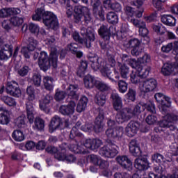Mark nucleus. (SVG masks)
Instances as JSON below:
<instances>
[{
  "instance_id": "nucleus-1",
  "label": "nucleus",
  "mask_w": 178,
  "mask_h": 178,
  "mask_svg": "<svg viewBox=\"0 0 178 178\" xmlns=\"http://www.w3.org/2000/svg\"><path fill=\"white\" fill-rule=\"evenodd\" d=\"M88 58L91 62L90 66L93 70L97 71L99 70L104 77H108L112 81H114L113 79L111 77V74H112V71L111 70V66H115L116 64V60L114 57H111L108 58V62L110 63L107 64L105 60H102V58H98V56L95 54H90L88 56Z\"/></svg>"
},
{
  "instance_id": "nucleus-2",
  "label": "nucleus",
  "mask_w": 178,
  "mask_h": 178,
  "mask_svg": "<svg viewBox=\"0 0 178 178\" xmlns=\"http://www.w3.org/2000/svg\"><path fill=\"white\" fill-rule=\"evenodd\" d=\"M58 56L59 52L56 47H51L49 58L47 52L41 51L39 55V66L41 70L47 72L51 66L57 67Z\"/></svg>"
},
{
  "instance_id": "nucleus-3",
  "label": "nucleus",
  "mask_w": 178,
  "mask_h": 178,
  "mask_svg": "<svg viewBox=\"0 0 178 178\" xmlns=\"http://www.w3.org/2000/svg\"><path fill=\"white\" fill-rule=\"evenodd\" d=\"M32 19L36 22H40L42 19L44 26L53 30H56L59 26L56 16L51 12L45 11L42 8H38L35 10V13L32 16Z\"/></svg>"
},
{
  "instance_id": "nucleus-4",
  "label": "nucleus",
  "mask_w": 178,
  "mask_h": 178,
  "mask_svg": "<svg viewBox=\"0 0 178 178\" xmlns=\"http://www.w3.org/2000/svg\"><path fill=\"white\" fill-rule=\"evenodd\" d=\"M129 66L132 69H135L130 74V81L132 84H138L141 78L145 79L149 74V72H151V67L147 65L143 67L138 65L136 60H131L129 61Z\"/></svg>"
},
{
  "instance_id": "nucleus-5",
  "label": "nucleus",
  "mask_w": 178,
  "mask_h": 178,
  "mask_svg": "<svg viewBox=\"0 0 178 178\" xmlns=\"http://www.w3.org/2000/svg\"><path fill=\"white\" fill-rule=\"evenodd\" d=\"M85 31L86 29H81V31L83 39L80 38V35L76 31L72 33V38L76 42L84 44L86 48H91V43L95 41V31L94 29L88 30L86 33Z\"/></svg>"
},
{
  "instance_id": "nucleus-6",
  "label": "nucleus",
  "mask_w": 178,
  "mask_h": 178,
  "mask_svg": "<svg viewBox=\"0 0 178 178\" xmlns=\"http://www.w3.org/2000/svg\"><path fill=\"white\" fill-rule=\"evenodd\" d=\"M26 94L28 95L27 101L26 102V116L29 123L34 122V99H35V95L34 88L29 86L26 89Z\"/></svg>"
},
{
  "instance_id": "nucleus-7",
  "label": "nucleus",
  "mask_w": 178,
  "mask_h": 178,
  "mask_svg": "<svg viewBox=\"0 0 178 178\" xmlns=\"http://www.w3.org/2000/svg\"><path fill=\"white\" fill-rule=\"evenodd\" d=\"M178 120V115L176 114H166L164 116L163 120L160 121L158 123L159 127H156L154 128L155 133H161V131H163V129H168V127L170 130H175L176 127L175 126V123H176Z\"/></svg>"
},
{
  "instance_id": "nucleus-8",
  "label": "nucleus",
  "mask_w": 178,
  "mask_h": 178,
  "mask_svg": "<svg viewBox=\"0 0 178 178\" xmlns=\"http://www.w3.org/2000/svg\"><path fill=\"white\" fill-rule=\"evenodd\" d=\"M127 110H125V112H127L128 113H131V118H133V116L136 115H140L143 111H148V112H151V113H155V104H154V102L149 101L147 103H143L140 102L136 106H135L131 110L130 108H126Z\"/></svg>"
},
{
  "instance_id": "nucleus-9",
  "label": "nucleus",
  "mask_w": 178,
  "mask_h": 178,
  "mask_svg": "<svg viewBox=\"0 0 178 178\" xmlns=\"http://www.w3.org/2000/svg\"><path fill=\"white\" fill-rule=\"evenodd\" d=\"M60 148L61 149L60 152H58V148L54 146H49L46 148V152L48 154H52L54 155V158L58 161H66L67 158V154L66 153V149H67V144L66 143H63Z\"/></svg>"
},
{
  "instance_id": "nucleus-10",
  "label": "nucleus",
  "mask_w": 178,
  "mask_h": 178,
  "mask_svg": "<svg viewBox=\"0 0 178 178\" xmlns=\"http://www.w3.org/2000/svg\"><path fill=\"white\" fill-rule=\"evenodd\" d=\"M155 99L159 104V108L163 115H166L169 108H170V97L164 95L162 93H156L154 95Z\"/></svg>"
},
{
  "instance_id": "nucleus-11",
  "label": "nucleus",
  "mask_w": 178,
  "mask_h": 178,
  "mask_svg": "<svg viewBox=\"0 0 178 178\" xmlns=\"http://www.w3.org/2000/svg\"><path fill=\"white\" fill-rule=\"evenodd\" d=\"M99 154L105 158H115L119 154V147L116 145L104 146L99 150Z\"/></svg>"
},
{
  "instance_id": "nucleus-12",
  "label": "nucleus",
  "mask_w": 178,
  "mask_h": 178,
  "mask_svg": "<svg viewBox=\"0 0 178 178\" xmlns=\"http://www.w3.org/2000/svg\"><path fill=\"white\" fill-rule=\"evenodd\" d=\"M175 62H167L161 67V73L163 76H170L174 72L178 70V57H175Z\"/></svg>"
},
{
  "instance_id": "nucleus-13",
  "label": "nucleus",
  "mask_w": 178,
  "mask_h": 178,
  "mask_svg": "<svg viewBox=\"0 0 178 178\" xmlns=\"http://www.w3.org/2000/svg\"><path fill=\"white\" fill-rule=\"evenodd\" d=\"M158 87V83L154 79H150L140 82L139 89L141 92H151Z\"/></svg>"
},
{
  "instance_id": "nucleus-14",
  "label": "nucleus",
  "mask_w": 178,
  "mask_h": 178,
  "mask_svg": "<svg viewBox=\"0 0 178 178\" xmlns=\"http://www.w3.org/2000/svg\"><path fill=\"white\" fill-rule=\"evenodd\" d=\"M123 133H124L123 127H116L114 129H108L106 131V136L110 139L120 141L122 137H123Z\"/></svg>"
},
{
  "instance_id": "nucleus-15",
  "label": "nucleus",
  "mask_w": 178,
  "mask_h": 178,
  "mask_svg": "<svg viewBox=\"0 0 178 178\" xmlns=\"http://www.w3.org/2000/svg\"><path fill=\"white\" fill-rule=\"evenodd\" d=\"M129 73H130V68H129L126 64L118 63L117 70H115L114 71L115 79L119 80V79H120V76L122 79H127Z\"/></svg>"
},
{
  "instance_id": "nucleus-16",
  "label": "nucleus",
  "mask_w": 178,
  "mask_h": 178,
  "mask_svg": "<svg viewBox=\"0 0 178 178\" xmlns=\"http://www.w3.org/2000/svg\"><path fill=\"white\" fill-rule=\"evenodd\" d=\"M6 92L17 98H19V97L22 95V90H20V88H19V84L15 81H12L7 83Z\"/></svg>"
},
{
  "instance_id": "nucleus-17",
  "label": "nucleus",
  "mask_w": 178,
  "mask_h": 178,
  "mask_svg": "<svg viewBox=\"0 0 178 178\" xmlns=\"http://www.w3.org/2000/svg\"><path fill=\"white\" fill-rule=\"evenodd\" d=\"M102 140L99 139H94V138H88L86 139L83 145L88 149H91L92 151H95V149H98L101 145H102Z\"/></svg>"
},
{
  "instance_id": "nucleus-18",
  "label": "nucleus",
  "mask_w": 178,
  "mask_h": 178,
  "mask_svg": "<svg viewBox=\"0 0 178 178\" xmlns=\"http://www.w3.org/2000/svg\"><path fill=\"white\" fill-rule=\"evenodd\" d=\"M124 13L127 16V19H131V17H138V19H140V17H143V13H144V8H140L139 10H134L133 7L131 6H126L124 8Z\"/></svg>"
},
{
  "instance_id": "nucleus-19",
  "label": "nucleus",
  "mask_w": 178,
  "mask_h": 178,
  "mask_svg": "<svg viewBox=\"0 0 178 178\" xmlns=\"http://www.w3.org/2000/svg\"><path fill=\"white\" fill-rule=\"evenodd\" d=\"M116 161L124 169L129 172L133 170V162L127 156H118L116 157Z\"/></svg>"
},
{
  "instance_id": "nucleus-20",
  "label": "nucleus",
  "mask_w": 178,
  "mask_h": 178,
  "mask_svg": "<svg viewBox=\"0 0 178 178\" xmlns=\"http://www.w3.org/2000/svg\"><path fill=\"white\" fill-rule=\"evenodd\" d=\"M134 166L137 170H147L149 168V162L147 158H137L134 160Z\"/></svg>"
},
{
  "instance_id": "nucleus-21",
  "label": "nucleus",
  "mask_w": 178,
  "mask_h": 178,
  "mask_svg": "<svg viewBox=\"0 0 178 178\" xmlns=\"http://www.w3.org/2000/svg\"><path fill=\"white\" fill-rule=\"evenodd\" d=\"M140 129V124L137 122L131 121L125 128V132L128 137H134Z\"/></svg>"
},
{
  "instance_id": "nucleus-22",
  "label": "nucleus",
  "mask_w": 178,
  "mask_h": 178,
  "mask_svg": "<svg viewBox=\"0 0 178 178\" xmlns=\"http://www.w3.org/2000/svg\"><path fill=\"white\" fill-rule=\"evenodd\" d=\"M110 99L115 111H120L123 108V101L118 92H112Z\"/></svg>"
},
{
  "instance_id": "nucleus-23",
  "label": "nucleus",
  "mask_w": 178,
  "mask_h": 178,
  "mask_svg": "<svg viewBox=\"0 0 178 178\" xmlns=\"http://www.w3.org/2000/svg\"><path fill=\"white\" fill-rule=\"evenodd\" d=\"M97 166H99V169H102L103 176L105 177H111V176H112V171L109 170V162L102 159L100 161H99Z\"/></svg>"
},
{
  "instance_id": "nucleus-24",
  "label": "nucleus",
  "mask_w": 178,
  "mask_h": 178,
  "mask_svg": "<svg viewBox=\"0 0 178 178\" xmlns=\"http://www.w3.org/2000/svg\"><path fill=\"white\" fill-rule=\"evenodd\" d=\"M92 5L93 8V13L95 16H99L101 19H104L105 13L104 8H102V4H101V1L96 0L95 2L92 1Z\"/></svg>"
},
{
  "instance_id": "nucleus-25",
  "label": "nucleus",
  "mask_w": 178,
  "mask_h": 178,
  "mask_svg": "<svg viewBox=\"0 0 178 178\" xmlns=\"http://www.w3.org/2000/svg\"><path fill=\"white\" fill-rule=\"evenodd\" d=\"M128 47L129 48H133L131 50V55L134 56H138L141 51H140V40L138 39H132L129 41Z\"/></svg>"
},
{
  "instance_id": "nucleus-26",
  "label": "nucleus",
  "mask_w": 178,
  "mask_h": 178,
  "mask_svg": "<svg viewBox=\"0 0 178 178\" xmlns=\"http://www.w3.org/2000/svg\"><path fill=\"white\" fill-rule=\"evenodd\" d=\"M54 99V97L49 95H47L42 102L40 103V108L41 111L45 112V113H49L51 112V108H49V104H51V101Z\"/></svg>"
},
{
  "instance_id": "nucleus-27",
  "label": "nucleus",
  "mask_w": 178,
  "mask_h": 178,
  "mask_svg": "<svg viewBox=\"0 0 178 178\" xmlns=\"http://www.w3.org/2000/svg\"><path fill=\"white\" fill-rule=\"evenodd\" d=\"M104 113H99L95 120L94 131L95 133H101L104 131Z\"/></svg>"
},
{
  "instance_id": "nucleus-28",
  "label": "nucleus",
  "mask_w": 178,
  "mask_h": 178,
  "mask_svg": "<svg viewBox=\"0 0 178 178\" xmlns=\"http://www.w3.org/2000/svg\"><path fill=\"white\" fill-rule=\"evenodd\" d=\"M127 108H124L121 112L117 113L115 116V120L117 123H124V122H127V120H130L131 119V113L126 112Z\"/></svg>"
},
{
  "instance_id": "nucleus-29",
  "label": "nucleus",
  "mask_w": 178,
  "mask_h": 178,
  "mask_svg": "<svg viewBox=\"0 0 178 178\" xmlns=\"http://www.w3.org/2000/svg\"><path fill=\"white\" fill-rule=\"evenodd\" d=\"M129 152H131L134 156H140L141 148H140V145L137 143V140H132L129 143Z\"/></svg>"
},
{
  "instance_id": "nucleus-30",
  "label": "nucleus",
  "mask_w": 178,
  "mask_h": 178,
  "mask_svg": "<svg viewBox=\"0 0 178 178\" xmlns=\"http://www.w3.org/2000/svg\"><path fill=\"white\" fill-rule=\"evenodd\" d=\"M97 83H98V80H97L94 76L88 74L83 79V84L86 88H94V87H97Z\"/></svg>"
},
{
  "instance_id": "nucleus-31",
  "label": "nucleus",
  "mask_w": 178,
  "mask_h": 178,
  "mask_svg": "<svg viewBox=\"0 0 178 178\" xmlns=\"http://www.w3.org/2000/svg\"><path fill=\"white\" fill-rule=\"evenodd\" d=\"M62 124H63V122H62V119L60 118V117L58 115H54L51 120L49 130L54 131V130L60 129Z\"/></svg>"
},
{
  "instance_id": "nucleus-32",
  "label": "nucleus",
  "mask_w": 178,
  "mask_h": 178,
  "mask_svg": "<svg viewBox=\"0 0 178 178\" xmlns=\"http://www.w3.org/2000/svg\"><path fill=\"white\" fill-rule=\"evenodd\" d=\"M161 20L163 24L170 26V27H175L176 26V18L170 15H161Z\"/></svg>"
},
{
  "instance_id": "nucleus-33",
  "label": "nucleus",
  "mask_w": 178,
  "mask_h": 178,
  "mask_svg": "<svg viewBox=\"0 0 178 178\" xmlns=\"http://www.w3.org/2000/svg\"><path fill=\"white\" fill-rule=\"evenodd\" d=\"M88 104V98L86 96H82L77 105H76V112L79 113H81V112H84L87 108V104Z\"/></svg>"
},
{
  "instance_id": "nucleus-34",
  "label": "nucleus",
  "mask_w": 178,
  "mask_h": 178,
  "mask_svg": "<svg viewBox=\"0 0 178 178\" xmlns=\"http://www.w3.org/2000/svg\"><path fill=\"white\" fill-rule=\"evenodd\" d=\"M77 91H79V86L77 85H70L67 90L68 98L77 101L79 99V94H77Z\"/></svg>"
},
{
  "instance_id": "nucleus-35",
  "label": "nucleus",
  "mask_w": 178,
  "mask_h": 178,
  "mask_svg": "<svg viewBox=\"0 0 178 178\" xmlns=\"http://www.w3.org/2000/svg\"><path fill=\"white\" fill-rule=\"evenodd\" d=\"M152 162H155L156 163H162L163 162L165 163V162H172V158L166 159H165V157H163V155L156 153L152 156Z\"/></svg>"
},
{
  "instance_id": "nucleus-36",
  "label": "nucleus",
  "mask_w": 178,
  "mask_h": 178,
  "mask_svg": "<svg viewBox=\"0 0 178 178\" xmlns=\"http://www.w3.org/2000/svg\"><path fill=\"white\" fill-rule=\"evenodd\" d=\"M98 33L101 37H102L104 40H109L111 38V35L112 33H111V29H108V26L105 25H102L99 29L98 30Z\"/></svg>"
},
{
  "instance_id": "nucleus-37",
  "label": "nucleus",
  "mask_w": 178,
  "mask_h": 178,
  "mask_svg": "<svg viewBox=\"0 0 178 178\" xmlns=\"http://www.w3.org/2000/svg\"><path fill=\"white\" fill-rule=\"evenodd\" d=\"M84 7H81V6H75L74 8V17L75 19L76 23H79L81 20V17L86 11L83 10Z\"/></svg>"
},
{
  "instance_id": "nucleus-38",
  "label": "nucleus",
  "mask_w": 178,
  "mask_h": 178,
  "mask_svg": "<svg viewBox=\"0 0 178 178\" xmlns=\"http://www.w3.org/2000/svg\"><path fill=\"white\" fill-rule=\"evenodd\" d=\"M10 122V118H9V112L8 111H3V108H0L1 124H8Z\"/></svg>"
},
{
  "instance_id": "nucleus-39",
  "label": "nucleus",
  "mask_w": 178,
  "mask_h": 178,
  "mask_svg": "<svg viewBox=\"0 0 178 178\" xmlns=\"http://www.w3.org/2000/svg\"><path fill=\"white\" fill-rule=\"evenodd\" d=\"M95 102L99 106H104L106 102V96L102 92H98L95 96Z\"/></svg>"
},
{
  "instance_id": "nucleus-40",
  "label": "nucleus",
  "mask_w": 178,
  "mask_h": 178,
  "mask_svg": "<svg viewBox=\"0 0 178 178\" xmlns=\"http://www.w3.org/2000/svg\"><path fill=\"white\" fill-rule=\"evenodd\" d=\"M106 19L111 24H118L119 23V17L113 12H109L106 15Z\"/></svg>"
},
{
  "instance_id": "nucleus-41",
  "label": "nucleus",
  "mask_w": 178,
  "mask_h": 178,
  "mask_svg": "<svg viewBox=\"0 0 178 178\" xmlns=\"http://www.w3.org/2000/svg\"><path fill=\"white\" fill-rule=\"evenodd\" d=\"M26 44V47H28V49H29V51H34V49H35V48H37V46L38 45V41L34 39V38L30 37L27 39Z\"/></svg>"
},
{
  "instance_id": "nucleus-42",
  "label": "nucleus",
  "mask_w": 178,
  "mask_h": 178,
  "mask_svg": "<svg viewBox=\"0 0 178 178\" xmlns=\"http://www.w3.org/2000/svg\"><path fill=\"white\" fill-rule=\"evenodd\" d=\"M54 79L49 76H44L43 78V83L46 90L49 91H52L54 90V84H53Z\"/></svg>"
},
{
  "instance_id": "nucleus-43",
  "label": "nucleus",
  "mask_w": 178,
  "mask_h": 178,
  "mask_svg": "<svg viewBox=\"0 0 178 178\" xmlns=\"http://www.w3.org/2000/svg\"><path fill=\"white\" fill-rule=\"evenodd\" d=\"M136 90L129 88L128 92L125 95L124 101H128V102H134L136 101Z\"/></svg>"
},
{
  "instance_id": "nucleus-44",
  "label": "nucleus",
  "mask_w": 178,
  "mask_h": 178,
  "mask_svg": "<svg viewBox=\"0 0 178 178\" xmlns=\"http://www.w3.org/2000/svg\"><path fill=\"white\" fill-rule=\"evenodd\" d=\"M10 24L15 27H19V26H22L24 22V17H13L10 19Z\"/></svg>"
},
{
  "instance_id": "nucleus-45",
  "label": "nucleus",
  "mask_w": 178,
  "mask_h": 178,
  "mask_svg": "<svg viewBox=\"0 0 178 178\" xmlns=\"http://www.w3.org/2000/svg\"><path fill=\"white\" fill-rule=\"evenodd\" d=\"M88 66V64L87 63V61L82 60L81 62V65L77 70V74L78 76H79V77H83V76H84V74L87 70Z\"/></svg>"
},
{
  "instance_id": "nucleus-46",
  "label": "nucleus",
  "mask_w": 178,
  "mask_h": 178,
  "mask_svg": "<svg viewBox=\"0 0 178 178\" xmlns=\"http://www.w3.org/2000/svg\"><path fill=\"white\" fill-rule=\"evenodd\" d=\"M96 88H97V90H99V91L102 92L109 91L111 90V86L107 83H105V82L97 81L96 83Z\"/></svg>"
},
{
  "instance_id": "nucleus-47",
  "label": "nucleus",
  "mask_w": 178,
  "mask_h": 178,
  "mask_svg": "<svg viewBox=\"0 0 178 178\" xmlns=\"http://www.w3.org/2000/svg\"><path fill=\"white\" fill-rule=\"evenodd\" d=\"M15 123L17 127L22 129L26 126V115H22L19 116L15 120Z\"/></svg>"
},
{
  "instance_id": "nucleus-48",
  "label": "nucleus",
  "mask_w": 178,
  "mask_h": 178,
  "mask_svg": "<svg viewBox=\"0 0 178 178\" xmlns=\"http://www.w3.org/2000/svg\"><path fill=\"white\" fill-rule=\"evenodd\" d=\"M152 29L155 33H157V34H165L166 33V28L162 25V24H157L155 25H153Z\"/></svg>"
},
{
  "instance_id": "nucleus-49",
  "label": "nucleus",
  "mask_w": 178,
  "mask_h": 178,
  "mask_svg": "<svg viewBox=\"0 0 178 178\" xmlns=\"http://www.w3.org/2000/svg\"><path fill=\"white\" fill-rule=\"evenodd\" d=\"M136 62L140 66H141V63L143 65L149 63V62H151V56H149V54H145L142 57L138 58V61H136Z\"/></svg>"
},
{
  "instance_id": "nucleus-50",
  "label": "nucleus",
  "mask_w": 178,
  "mask_h": 178,
  "mask_svg": "<svg viewBox=\"0 0 178 178\" xmlns=\"http://www.w3.org/2000/svg\"><path fill=\"white\" fill-rule=\"evenodd\" d=\"M129 85L126 83V81L123 80H120L118 81V91L121 94H124L127 91Z\"/></svg>"
},
{
  "instance_id": "nucleus-51",
  "label": "nucleus",
  "mask_w": 178,
  "mask_h": 178,
  "mask_svg": "<svg viewBox=\"0 0 178 178\" xmlns=\"http://www.w3.org/2000/svg\"><path fill=\"white\" fill-rule=\"evenodd\" d=\"M12 137L15 141H23V140H24V135H23V132L19 130L14 131L12 134Z\"/></svg>"
},
{
  "instance_id": "nucleus-52",
  "label": "nucleus",
  "mask_w": 178,
  "mask_h": 178,
  "mask_svg": "<svg viewBox=\"0 0 178 178\" xmlns=\"http://www.w3.org/2000/svg\"><path fill=\"white\" fill-rule=\"evenodd\" d=\"M45 122L44 120L40 118H36L35 119V129L36 130H43L44 127H45Z\"/></svg>"
},
{
  "instance_id": "nucleus-53",
  "label": "nucleus",
  "mask_w": 178,
  "mask_h": 178,
  "mask_svg": "<svg viewBox=\"0 0 178 178\" xmlns=\"http://www.w3.org/2000/svg\"><path fill=\"white\" fill-rule=\"evenodd\" d=\"M170 154L171 156H178V136L176 140V142L172 143L170 146Z\"/></svg>"
},
{
  "instance_id": "nucleus-54",
  "label": "nucleus",
  "mask_w": 178,
  "mask_h": 178,
  "mask_svg": "<svg viewBox=\"0 0 178 178\" xmlns=\"http://www.w3.org/2000/svg\"><path fill=\"white\" fill-rule=\"evenodd\" d=\"M1 101L5 102L6 105H8V106H15V105H16V101H15V99L8 96L1 97Z\"/></svg>"
},
{
  "instance_id": "nucleus-55",
  "label": "nucleus",
  "mask_w": 178,
  "mask_h": 178,
  "mask_svg": "<svg viewBox=\"0 0 178 178\" xmlns=\"http://www.w3.org/2000/svg\"><path fill=\"white\" fill-rule=\"evenodd\" d=\"M13 51L1 50L0 51V59L1 60H8V58L12 56Z\"/></svg>"
},
{
  "instance_id": "nucleus-56",
  "label": "nucleus",
  "mask_w": 178,
  "mask_h": 178,
  "mask_svg": "<svg viewBox=\"0 0 178 178\" xmlns=\"http://www.w3.org/2000/svg\"><path fill=\"white\" fill-rule=\"evenodd\" d=\"M65 98H66V92L57 90L54 95V99H56L57 102H59L65 99Z\"/></svg>"
},
{
  "instance_id": "nucleus-57",
  "label": "nucleus",
  "mask_w": 178,
  "mask_h": 178,
  "mask_svg": "<svg viewBox=\"0 0 178 178\" xmlns=\"http://www.w3.org/2000/svg\"><path fill=\"white\" fill-rule=\"evenodd\" d=\"M139 29V35L142 37H147L148 35V29H147V24L145 23H142L141 26L138 27Z\"/></svg>"
},
{
  "instance_id": "nucleus-58",
  "label": "nucleus",
  "mask_w": 178,
  "mask_h": 178,
  "mask_svg": "<svg viewBox=\"0 0 178 178\" xmlns=\"http://www.w3.org/2000/svg\"><path fill=\"white\" fill-rule=\"evenodd\" d=\"M32 81L35 87H40L41 86V74L35 73L32 77Z\"/></svg>"
},
{
  "instance_id": "nucleus-59",
  "label": "nucleus",
  "mask_w": 178,
  "mask_h": 178,
  "mask_svg": "<svg viewBox=\"0 0 178 178\" xmlns=\"http://www.w3.org/2000/svg\"><path fill=\"white\" fill-rule=\"evenodd\" d=\"M30 70L31 69L29 66L24 65L22 67H21L19 70H18L17 73L22 77H24V76H27V74H29V72H30Z\"/></svg>"
},
{
  "instance_id": "nucleus-60",
  "label": "nucleus",
  "mask_w": 178,
  "mask_h": 178,
  "mask_svg": "<svg viewBox=\"0 0 178 178\" xmlns=\"http://www.w3.org/2000/svg\"><path fill=\"white\" fill-rule=\"evenodd\" d=\"M74 111H76V102L73 100L70 101L67 104L68 115H73Z\"/></svg>"
},
{
  "instance_id": "nucleus-61",
  "label": "nucleus",
  "mask_w": 178,
  "mask_h": 178,
  "mask_svg": "<svg viewBox=\"0 0 178 178\" xmlns=\"http://www.w3.org/2000/svg\"><path fill=\"white\" fill-rule=\"evenodd\" d=\"M128 22L129 23H131V24H133L135 27H137L138 29L143 24V23H145L144 21H141L140 19L134 18V17L129 18L128 19Z\"/></svg>"
},
{
  "instance_id": "nucleus-62",
  "label": "nucleus",
  "mask_w": 178,
  "mask_h": 178,
  "mask_svg": "<svg viewBox=\"0 0 178 178\" xmlns=\"http://www.w3.org/2000/svg\"><path fill=\"white\" fill-rule=\"evenodd\" d=\"M81 130L86 133H91L94 130V126L91 123H86L81 127Z\"/></svg>"
},
{
  "instance_id": "nucleus-63",
  "label": "nucleus",
  "mask_w": 178,
  "mask_h": 178,
  "mask_svg": "<svg viewBox=\"0 0 178 178\" xmlns=\"http://www.w3.org/2000/svg\"><path fill=\"white\" fill-rule=\"evenodd\" d=\"M83 16L85 17V22L86 23H90L91 22V14H90V9L87 7H83Z\"/></svg>"
},
{
  "instance_id": "nucleus-64",
  "label": "nucleus",
  "mask_w": 178,
  "mask_h": 178,
  "mask_svg": "<svg viewBox=\"0 0 178 178\" xmlns=\"http://www.w3.org/2000/svg\"><path fill=\"white\" fill-rule=\"evenodd\" d=\"M156 120H158V118L154 115H149L146 118V122L147 124H154V123H156Z\"/></svg>"
}]
</instances>
